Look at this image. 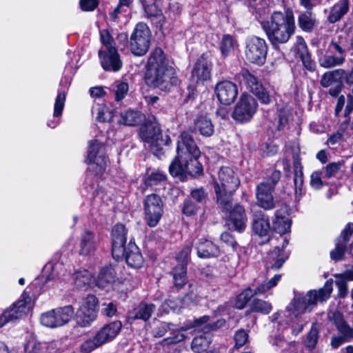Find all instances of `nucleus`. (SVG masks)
Masks as SVG:
<instances>
[{
  "label": "nucleus",
  "mask_w": 353,
  "mask_h": 353,
  "mask_svg": "<svg viewBox=\"0 0 353 353\" xmlns=\"http://www.w3.org/2000/svg\"><path fill=\"white\" fill-rule=\"evenodd\" d=\"M145 82L150 87L167 91L173 85L178 83L179 79L174 76V69L169 65L163 51L156 48L148 59Z\"/></svg>",
  "instance_id": "nucleus-1"
},
{
  "label": "nucleus",
  "mask_w": 353,
  "mask_h": 353,
  "mask_svg": "<svg viewBox=\"0 0 353 353\" xmlns=\"http://www.w3.org/2000/svg\"><path fill=\"white\" fill-rule=\"evenodd\" d=\"M268 39L274 47L287 43L294 34L296 26L292 10L274 12L270 18L261 23Z\"/></svg>",
  "instance_id": "nucleus-2"
},
{
  "label": "nucleus",
  "mask_w": 353,
  "mask_h": 353,
  "mask_svg": "<svg viewBox=\"0 0 353 353\" xmlns=\"http://www.w3.org/2000/svg\"><path fill=\"white\" fill-rule=\"evenodd\" d=\"M240 185V180L234 170L230 167H222L214 181V190L219 208L227 209L230 199Z\"/></svg>",
  "instance_id": "nucleus-3"
},
{
  "label": "nucleus",
  "mask_w": 353,
  "mask_h": 353,
  "mask_svg": "<svg viewBox=\"0 0 353 353\" xmlns=\"http://www.w3.org/2000/svg\"><path fill=\"white\" fill-rule=\"evenodd\" d=\"M332 280H327L318 291L310 290L305 296L296 295L292 303V313L295 316L310 312L318 302L327 300L332 292Z\"/></svg>",
  "instance_id": "nucleus-4"
},
{
  "label": "nucleus",
  "mask_w": 353,
  "mask_h": 353,
  "mask_svg": "<svg viewBox=\"0 0 353 353\" xmlns=\"http://www.w3.org/2000/svg\"><path fill=\"white\" fill-rule=\"evenodd\" d=\"M122 323L119 321H113L105 325L92 339L84 341L81 345V351L89 353L96 347L116 337L119 333Z\"/></svg>",
  "instance_id": "nucleus-5"
},
{
  "label": "nucleus",
  "mask_w": 353,
  "mask_h": 353,
  "mask_svg": "<svg viewBox=\"0 0 353 353\" xmlns=\"http://www.w3.org/2000/svg\"><path fill=\"white\" fill-rule=\"evenodd\" d=\"M150 30L145 23H139L130 36V50L137 56L145 54L150 45Z\"/></svg>",
  "instance_id": "nucleus-6"
},
{
  "label": "nucleus",
  "mask_w": 353,
  "mask_h": 353,
  "mask_svg": "<svg viewBox=\"0 0 353 353\" xmlns=\"http://www.w3.org/2000/svg\"><path fill=\"white\" fill-rule=\"evenodd\" d=\"M71 305L51 310L41 314L40 321L42 325L48 327L62 326L70 321L74 315Z\"/></svg>",
  "instance_id": "nucleus-7"
},
{
  "label": "nucleus",
  "mask_w": 353,
  "mask_h": 353,
  "mask_svg": "<svg viewBox=\"0 0 353 353\" xmlns=\"http://www.w3.org/2000/svg\"><path fill=\"white\" fill-rule=\"evenodd\" d=\"M163 205L161 198L156 194H149L145 198L144 214L148 226L154 227L158 224L163 214Z\"/></svg>",
  "instance_id": "nucleus-8"
},
{
  "label": "nucleus",
  "mask_w": 353,
  "mask_h": 353,
  "mask_svg": "<svg viewBox=\"0 0 353 353\" xmlns=\"http://www.w3.org/2000/svg\"><path fill=\"white\" fill-rule=\"evenodd\" d=\"M267 52L268 45L265 39L252 37L246 40L245 54L249 61L262 65L265 61Z\"/></svg>",
  "instance_id": "nucleus-9"
},
{
  "label": "nucleus",
  "mask_w": 353,
  "mask_h": 353,
  "mask_svg": "<svg viewBox=\"0 0 353 353\" xmlns=\"http://www.w3.org/2000/svg\"><path fill=\"white\" fill-rule=\"evenodd\" d=\"M199 157H188L187 159H174L169 170L172 175L179 176L183 174L195 176L202 173V165L198 161Z\"/></svg>",
  "instance_id": "nucleus-10"
},
{
  "label": "nucleus",
  "mask_w": 353,
  "mask_h": 353,
  "mask_svg": "<svg viewBox=\"0 0 353 353\" xmlns=\"http://www.w3.org/2000/svg\"><path fill=\"white\" fill-rule=\"evenodd\" d=\"M140 137L148 144V148L154 154L161 149L162 145L168 144L170 138L165 135L163 138L159 127L157 125L150 124L141 129ZM147 148L146 145H145Z\"/></svg>",
  "instance_id": "nucleus-11"
},
{
  "label": "nucleus",
  "mask_w": 353,
  "mask_h": 353,
  "mask_svg": "<svg viewBox=\"0 0 353 353\" xmlns=\"http://www.w3.org/2000/svg\"><path fill=\"white\" fill-rule=\"evenodd\" d=\"M98 299L93 294L88 295L77 312V323L81 327H87L97 316Z\"/></svg>",
  "instance_id": "nucleus-12"
},
{
  "label": "nucleus",
  "mask_w": 353,
  "mask_h": 353,
  "mask_svg": "<svg viewBox=\"0 0 353 353\" xmlns=\"http://www.w3.org/2000/svg\"><path fill=\"white\" fill-rule=\"evenodd\" d=\"M191 252L192 245H188L184 247L176 256L178 264L174 268L172 274L174 285L179 289L183 288L187 283V265Z\"/></svg>",
  "instance_id": "nucleus-13"
},
{
  "label": "nucleus",
  "mask_w": 353,
  "mask_h": 353,
  "mask_svg": "<svg viewBox=\"0 0 353 353\" xmlns=\"http://www.w3.org/2000/svg\"><path fill=\"white\" fill-rule=\"evenodd\" d=\"M258 104L250 95L243 94L232 113L233 119L240 123L249 121L257 110Z\"/></svg>",
  "instance_id": "nucleus-14"
},
{
  "label": "nucleus",
  "mask_w": 353,
  "mask_h": 353,
  "mask_svg": "<svg viewBox=\"0 0 353 353\" xmlns=\"http://www.w3.org/2000/svg\"><path fill=\"white\" fill-rule=\"evenodd\" d=\"M176 152L174 159L200 157L201 151L190 132L184 131L181 133L177 141Z\"/></svg>",
  "instance_id": "nucleus-15"
},
{
  "label": "nucleus",
  "mask_w": 353,
  "mask_h": 353,
  "mask_svg": "<svg viewBox=\"0 0 353 353\" xmlns=\"http://www.w3.org/2000/svg\"><path fill=\"white\" fill-rule=\"evenodd\" d=\"M102 145L96 140L90 141L88 151L87 161L90 164V170L96 175H101L106 168L107 160L105 157L101 153Z\"/></svg>",
  "instance_id": "nucleus-16"
},
{
  "label": "nucleus",
  "mask_w": 353,
  "mask_h": 353,
  "mask_svg": "<svg viewBox=\"0 0 353 353\" xmlns=\"http://www.w3.org/2000/svg\"><path fill=\"white\" fill-rule=\"evenodd\" d=\"M229 203L227 209L219 208L228 217L230 223L234 230L241 232L245 229L248 221L245 210L241 205L236 204L233 206L232 198H230Z\"/></svg>",
  "instance_id": "nucleus-17"
},
{
  "label": "nucleus",
  "mask_w": 353,
  "mask_h": 353,
  "mask_svg": "<svg viewBox=\"0 0 353 353\" xmlns=\"http://www.w3.org/2000/svg\"><path fill=\"white\" fill-rule=\"evenodd\" d=\"M345 74V71L343 69H336L326 72L322 76L320 83L324 88L331 87L329 90L330 94L336 97L341 91L343 87L341 80Z\"/></svg>",
  "instance_id": "nucleus-18"
},
{
  "label": "nucleus",
  "mask_w": 353,
  "mask_h": 353,
  "mask_svg": "<svg viewBox=\"0 0 353 353\" xmlns=\"http://www.w3.org/2000/svg\"><path fill=\"white\" fill-rule=\"evenodd\" d=\"M214 90L218 100L224 105L232 103L238 95L236 85L230 81L225 80L217 83Z\"/></svg>",
  "instance_id": "nucleus-19"
},
{
  "label": "nucleus",
  "mask_w": 353,
  "mask_h": 353,
  "mask_svg": "<svg viewBox=\"0 0 353 353\" xmlns=\"http://www.w3.org/2000/svg\"><path fill=\"white\" fill-rule=\"evenodd\" d=\"M212 63L205 54H202L193 67L191 79L193 82H203L210 79Z\"/></svg>",
  "instance_id": "nucleus-20"
},
{
  "label": "nucleus",
  "mask_w": 353,
  "mask_h": 353,
  "mask_svg": "<svg viewBox=\"0 0 353 353\" xmlns=\"http://www.w3.org/2000/svg\"><path fill=\"white\" fill-rule=\"evenodd\" d=\"M243 76L245 83L250 92H252L262 103H270L271 97L258 79L248 71L243 72Z\"/></svg>",
  "instance_id": "nucleus-21"
},
{
  "label": "nucleus",
  "mask_w": 353,
  "mask_h": 353,
  "mask_svg": "<svg viewBox=\"0 0 353 353\" xmlns=\"http://www.w3.org/2000/svg\"><path fill=\"white\" fill-rule=\"evenodd\" d=\"M27 312V304L24 299H20L6 309L0 316V327L6 323L21 319Z\"/></svg>",
  "instance_id": "nucleus-22"
},
{
  "label": "nucleus",
  "mask_w": 353,
  "mask_h": 353,
  "mask_svg": "<svg viewBox=\"0 0 353 353\" xmlns=\"http://www.w3.org/2000/svg\"><path fill=\"white\" fill-rule=\"evenodd\" d=\"M127 230L123 224H117L112 231V253L114 258H120L123 254L126 242Z\"/></svg>",
  "instance_id": "nucleus-23"
},
{
  "label": "nucleus",
  "mask_w": 353,
  "mask_h": 353,
  "mask_svg": "<svg viewBox=\"0 0 353 353\" xmlns=\"http://www.w3.org/2000/svg\"><path fill=\"white\" fill-rule=\"evenodd\" d=\"M290 212V209L287 205H283L276 210L274 219L272 220V226L277 233L283 234L290 231L291 228Z\"/></svg>",
  "instance_id": "nucleus-24"
},
{
  "label": "nucleus",
  "mask_w": 353,
  "mask_h": 353,
  "mask_svg": "<svg viewBox=\"0 0 353 353\" xmlns=\"http://www.w3.org/2000/svg\"><path fill=\"white\" fill-rule=\"evenodd\" d=\"M274 190L268 186V183H261L256 188V199L258 205L265 210H270L274 207L272 192Z\"/></svg>",
  "instance_id": "nucleus-25"
},
{
  "label": "nucleus",
  "mask_w": 353,
  "mask_h": 353,
  "mask_svg": "<svg viewBox=\"0 0 353 353\" xmlns=\"http://www.w3.org/2000/svg\"><path fill=\"white\" fill-rule=\"evenodd\" d=\"M124 249L125 251L121 256H124L127 264L134 268L142 267L143 258L137 245L130 241Z\"/></svg>",
  "instance_id": "nucleus-26"
},
{
  "label": "nucleus",
  "mask_w": 353,
  "mask_h": 353,
  "mask_svg": "<svg viewBox=\"0 0 353 353\" xmlns=\"http://www.w3.org/2000/svg\"><path fill=\"white\" fill-rule=\"evenodd\" d=\"M122 61L115 48H110L101 60V65L106 71L117 72L122 68Z\"/></svg>",
  "instance_id": "nucleus-27"
},
{
  "label": "nucleus",
  "mask_w": 353,
  "mask_h": 353,
  "mask_svg": "<svg viewBox=\"0 0 353 353\" xmlns=\"http://www.w3.org/2000/svg\"><path fill=\"white\" fill-rule=\"evenodd\" d=\"M252 230L259 236H267L270 231L268 219L261 212L254 214L252 222Z\"/></svg>",
  "instance_id": "nucleus-28"
},
{
  "label": "nucleus",
  "mask_w": 353,
  "mask_h": 353,
  "mask_svg": "<svg viewBox=\"0 0 353 353\" xmlns=\"http://www.w3.org/2000/svg\"><path fill=\"white\" fill-rule=\"evenodd\" d=\"M197 255L199 258H210L216 256L219 250L212 241L201 239L196 243Z\"/></svg>",
  "instance_id": "nucleus-29"
},
{
  "label": "nucleus",
  "mask_w": 353,
  "mask_h": 353,
  "mask_svg": "<svg viewBox=\"0 0 353 353\" xmlns=\"http://www.w3.org/2000/svg\"><path fill=\"white\" fill-rule=\"evenodd\" d=\"M349 10V0H339L330 10L327 21L331 23L339 21Z\"/></svg>",
  "instance_id": "nucleus-30"
},
{
  "label": "nucleus",
  "mask_w": 353,
  "mask_h": 353,
  "mask_svg": "<svg viewBox=\"0 0 353 353\" xmlns=\"http://www.w3.org/2000/svg\"><path fill=\"white\" fill-rule=\"evenodd\" d=\"M96 246L94 233L90 230L84 231L80 237V254L83 255L90 254L95 250Z\"/></svg>",
  "instance_id": "nucleus-31"
},
{
  "label": "nucleus",
  "mask_w": 353,
  "mask_h": 353,
  "mask_svg": "<svg viewBox=\"0 0 353 353\" xmlns=\"http://www.w3.org/2000/svg\"><path fill=\"white\" fill-rule=\"evenodd\" d=\"M144 120V116L137 110H128L120 114L119 123L125 125H137Z\"/></svg>",
  "instance_id": "nucleus-32"
},
{
  "label": "nucleus",
  "mask_w": 353,
  "mask_h": 353,
  "mask_svg": "<svg viewBox=\"0 0 353 353\" xmlns=\"http://www.w3.org/2000/svg\"><path fill=\"white\" fill-rule=\"evenodd\" d=\"M299 28L304 32H310L316 26V19L310 10L301 12L298 17Z\"/></svg>",
  "instance_id": "nucleus-33"
},
{
  "label": "nucleus",
  "mask_w": 353,
  "mask_h": 353,
  "mask_svg": "<svg viewBox=\"0 0 353 353\" xmlns=\"http://www.w3.org/2000/svg\"><path fill=\"white\" fill-rule=\"evenodd\" d=\"M330 318L334 321L337 330L345 336V337H353V329L351 328L344 321L343 314L338 311L334 312Z\"/></svg>",
  "instance_id": "nucleus-34"
},
{
  "label": "nucleus",
  "mask_w": 353,
  "mask_h": 353,
  "mask_svg": "<svg viewBox=\"0 0 353 353\" xmlns=\"http://www.w3.org/2000/svg\"><path fill=\"white\" fill-rule=\"evenodd\" d=\"M115 274V270L112 266L103 268L97 276L96 285L101 289L105 288L107 284L114 281Z\"/></svg>",
  "instance_id": "nucleus-35"
},
{
  "label": "nucleus",
  "mask_w": 353,
  "mask_h": 353,
  "mask_svg": "<svg viewBox=\"0 0 353 353\" xmlns=\"http://www.w3.org/2000/svg\"><path fill=\"white\" fill-rule=\"evenodd\" d=\"M294 183L295 187V194H301L302 186L303 185V174L301 161L298 156L294 157Z\"/></svg>",
  "instance_id": "nucleus-36"
},
{
  "label": "nucleus",
  "mask_w": 353,
  "mask_h": 353,
  "mask_svg": "<svg viewBox=\"0 0 353 353\" xmlns=\"http://www.w3.org/2000/svg\"><path fill=\"white\" fill-rule=\"evenodd\" d=\"M195 128L204 137H210L214 133V125L207 117H199L195 121Z\"/></svg>",
  "instance_id": "nucleus-37"
},
{
  "label": "nucleus",
  "mask_w": 353,
  "mask_h": 353,
  "mask_svg": "<svg viewBox=\"0 0 353 353\" xmlns=\"http://www.w3.org/2000/svg\"><path fill=\"white\" fill-rule=\"evenodd\" d=\"M72 279L77 288H86L92 281V275L87 270H80L72 274Z\"/></svg>",
  "instance_id": "nucleus-38"
},
{
  "label": "nucleus",
  "mask_w": 353,
  "mask_h": 353,
  "mask_svg": "<svg viewBox=\"0 0 353 353\" xmlns=\"http://www.w3.org/2000/svg\"><path fill=\"white\" fill-rule=\"evenodd\" d=\"M281 278V274H275L273 277L268 280L260 281L257 280L258 286L254 289L256 295L263 294L276 286Z\"/></svg>",
  "instance_id": "nucleus-39"
},
{
  "label": "nucleus",
  "mask_w": 353,
  "mask_h": 353,
  "mask_svg": "<svg viewBox=\"0 0 353 353\" xmlns=\"http://www.w3.org/2000/svg\"><path fill=\"white\" fill-rule=\"evenodd\" d=\"M154 310L155 305L154 304L141 303L134 309V319H142L145 321L150 318Z\"/></svg>",
  "instance_id": "nucleus-40"
},
{
  "label": "nucleus",
  "mask_w": 353,
  "mask_h": 353,
  "mask_svg": "<svg viewBox=\"0 0 353 353\" xmlns=\"http://www.w3.org/2000/svg\"><path fill=\"white\" fill-rule=\"evenodd\" d=\"M280 252V248L276 247L274 251L269 253L266 261V268L268 270H278L283 265L285 260L279 257Z\"/></svg>",
  "instance_id": "nucleus-41"
},
{
  "label": "nucleus",
  "mask_w": 353,
  "mask_h": 353,
  "mask_svg": "<svg viewBox=\"0 0 353 353\" xmlns=\"http://www.w3.org/2000/svg\"><path fill=\"white\" fill-rule=\"evenodd\" d=\"M345 58L336 57L334 54H325L319 59V65L324 68H330L341 65L345 62Z\"/></svg>",
  "instance_id": "nucleus-42"
},
{
  "label": "nucleus",
  "mask_w": 353,
  "mask_h": 353,
  "mask_svg": "<svg viewBox=\"0 0 353 353\" xmlns=\"http://www.w3.org/2000/svg\"><path fill=\"white\" fill-rule=\"evenodd\" d=\"M236 46V41L232 36L224 34L220 43V50L222 55L228 56L231 54L234 51Z\"/></svg>",
  "instance_id": "nucleus-43"
},
{
  "label": "nucleus",
  "mask_w": 353,
  "mask_h": 353,
  "mask_svg": "<svg viewBox=\"0 0 353 353\" xmlns=\"http://www.w3.org/2000/svg\"><path fill=\"white\" fill-rule=\"evenodd\" d=\"M210 343V338L207 335L196 336L192 342V350L195 353H201L207 350Z\"/></svg>",
  "instance_id": "nucleus-44"
},
{
  "label": "nucleus",
  "mask_w": 353,
  "mask_h": 353,
  "mask_svg": "<svg viewBox=\"0 0 353 353\" xmlns=\"http://www.w3.org/2000/svg\"><path fill=\"white\" fill-rule=\"evenodd\" d=\"M254 295H256L254 290H252L250 288L245 289L236 296L234 307L239 310L244 308Z\"/></svg>",
  "instance_id": "nucleus-45"
},
{
  "label": "nucleus",
  "mask_w": 353,
  "mask_h": 353,
  "mask_svg": "<svg viewBox=\"0 0 353 353\" xmlns=\"http://www.w3.org/2000/svg\"><path fill=\"white\" fill-rule=\"evenodd\" d=\"M97 112V119L100 122H110L113 118V112L108 107L97 105L93 108Z\"/></svg>",
  "instance_id": "nucleus-46"
},
{
  "label": "nucleus",
  "mask_w": 353,
  "mask_h": 353,
  "mask_svg": "<svg viewBox=\"0 0 353 353\" xmlns=\"http://www.w3.org/2000/svg\"><path fill=\"white\" fill-rule=\"evenodd\" d=\"M250 308L252 312L267 314L271 312L272 305L265 301L254 299L251 303Z\"/></svg>",
  "instance_id": "nucleus-47"
},
{
  "label": "nucleus",
  "mask_w": 353,
  "mask_h": 353,
  "mask_svg": "<svg viewBox=\"0 0 353 353\" xmlns=\"http://www.w3.org/2000/svg\"><path fill=\"white\" fill-rule=\"evenodd\" d=\"M343 165V161L332 162L323 168V178L330 179L335 176Z\"/></svg>",
  "instance_id": "nucleus-48"
},
{
  "label": "nucleus",
  "mask_w": 353,
  "mask_h": 353,
  "mask_svg": "<svg viewBox=\"0 0 353 353\" xmlns=\"http://www.w3.org/2000/svg\"><path fill=\"white\" fill-rule=\"evenodd\" d=\"M346 243L339 239L335 248L330 252V257L332 260L339 261L343 259L345 252Z\"/></svg>",
  "instance_id": "nucleus-49"
},
{
  "label": "nucleus",
  "mask_w": 353,
  "mask_h": 353,
  "mask_svg": "<svg viewBox=\"0 0 353 353\" xmlns=\"http://www.w3.org/2000/svg\"><path fill=\"white\" fill-rule=\"evenodd\" d=\"M319 338V332L316 327H312L305 340V345L308 350H312L316 345Z\"/></svg>",
  "instance_id": "nucleus-50"
},
{
  "label": "nucleus",
  "mask_w": 353,
  "mask_h": 353,
  "mask_svg": "<svg viewBox=\"0 0 353 353\" xmlns=\"http://www.w3.org/2000/svg\"><path fill=\"white\" fill-rule=\"evenodd\" d=\"M329 49L332 50L333 53L339 54L337 57H345L347 48L342 41L332 40L329 45Z\"/></svg>",
  "instance_id": "nucleus-51"
},
{
  "label": "nucleus",
  "mask_w": 353,
  "mask_h": 353,
  "mask_svg": "<svg viewBox=\"0 0 353 353\" xmlns=\"http://www.w3.org/2000/svg\"><path fill=\"white\" fill-rule=\"evenodd\" d=\"M42 343L37 341L33 337L29 339L24 345V350L26 353H37L41 351Z\"/></svg>",
  "instance_id": "nucleus-52"
},
{
  "label": "nucleus",
  "mask_w": 353,
  "mask_h": 353,
  "mask_svg": "<svg viewBox=\"0 0 353 353\" xmlns=\"http://www.w3.org/2000/svg\"><path fill=\"white\" fill-rule=\"evenodd\" d=\"M165 179V176L163 173L159 171L153 172L145 179V184L147 186L155 185Z\"/></svg>",
  "instance_id": "nucleus-53"
},
{
  "label": "nucleus",
  "mask_w": 353,
  "mask_h": 353,
  "mask_svg": "<svg viewBox=\"0 0 353 353\" xmlns=\"http://www.w3.org/2000/svg\"><path fill=\"white\" fill-rule=\"evenodd\" d=\"M65 101L64 92H59L55 100L54 106V116L59 117L61 114Z\"/></svg>",
  "instance_id": "nucleus-54"
},
{
  "label": "nucleus",
  "mask_w": 353,
  "mask_h": 353,
  "mask_svg": "<svg viewBox=\"0 0 353 353\" xmlns=\"http://www.w3.org/2000/svg\"><path fill=\"white\" fill-rule=\"evenodd\" d=\"M60 345V341H52L49 343H42L41 351L49 353L65 351L66 350L64 347H61Z\"/></svg>",
  "instance_id": "nucleus-55"
},
{
  "label": "nucleus",
  "mask_w": 353,
  "mask_h": 353,
  "mask_svg": "<svg viewBox=\"0 0 353 353\" xmlns=\"http://www.w3.org/2000/svg\"><path fill=\"white\" fill-rule=\"evenodd\" d=\"M117 307L112 302L103 303L101 305V314L108 317H112L117 314Z\"/></svg>",
  "instance_id": "nucleus-56"
},
{
  "label": "nucleus",
  "mask_w": 353,
  "mask_h": 353,
  "mask_svg": "<svg viewBox=\"0 0 353 353\" xmlns=\"http://www.w3.org/2000/svg\"><path fill=\"white\" fill-rule=\"evenodd\" d=\"M323 175V172H314L310 176V185L316 190L321 189L323 186V182L321 179Z\"/></svg>",
  "instance_id": "nucleus-57"
},
{
  "label": "nucleus",
  "mask_w": 353,
  "mask_h": 353,
  "mask_svg": "<svg viewBox=\"0 0 353 353\" xmlns=\"http://www.w3.org/2000/svg\"><path fill=\"white\" fill-rule=\"evenodd\" d=\"M248 339V333L243 330H240L237 331L234 336V341H235V345L234 347L237 349L240 347H242L243 345L246 343Z\"/></svg>",
  "instance_id": "nucleus-58"
},
{
  "label": "nucleus",
  "mask_w": 353,
  "mask_h": 353,
  "mask_svg": "<svg viewBox=\"0 0 353 353\" xmlns=\"http://www.w3.org/2000/svg\"><path fill=\"white\" fill-rule=\"evenodd\" d=\"M128 91V84L126 82H121L117 85L115 91V99L117 101L122 100Z\"/></svg>",
  "instance_id": "nucleus-59"
},
{
  "label": "nucleus",
  "mask_w": 353,
  "mask_h": 353,
  "mask_svg": "<svg viewBox=\"0 0 353 353\" xmlns=\"http://www.w3.org/2000/svg\"><path fill=\"white\" fill-rule=\"evenodd\" d=\"M196 205L190 199H185L183 203V212L187 216L194 215L196 212Z\"/></svg>",
  "instance_id": "nucleus-60"
},
{
  "label": "nucleus",
  "mask_w": 353,
  "mask_h": 353,
  "mask_svg": "<svg viewBox=\"0 0 353 353\" xmlns=\"http://www.w3.org/2000/svg\"><path fill=\"white\" fill-rule=\"evenodd\" d=\"M335 283L339 290V296L342 298L345 297L348 292L347 281L343 279L338 278Z\"/></svg>",
  "instance_id": "nucleus-61"
},
{
  "label": "nucleus",
  "mask_w": 353,
  "mask_h": 353,
  "mask_svg": "<svg viewBox=\"0 0 353 353\" xmlns=\"http://www.w3.org/2000/svg\"><path fill=\"white\" fill-rule=\"evenodd\" d=\"M79 3L82 10L86 12L94 10L99 4L97 0H80Z\"/></svg>",
  "instance_id": "nucleus-62"
},
{
  "label": "nucleus",
  "mask_w": 353,
  "mask_h": 353,
  "mask_svg": "<svg viewBox=\"0 0 353 353\" xmlns=\"http://www.w3.org/2000/svg\"><path fill=\"white\" fill-rule=\"evenodd\" d=\"M185 339V335L181 332L177 333L172 337H168L163 340L161 345L163 346H168L169 345L174 344L181 342Z\"/></svg>",
  "instance_id": "nucleus-63"
},
{
  "label": "nucleus",
  "mask_w": 353,
  "mask_h": 353,
  "mask_svg": "<svg viewBox=\"0 0 353 353\" xmlns=\"http://www.w3.org/2000/svg\"><path fill=\"white\" fill-rule=\"evenodd\" d=\"M353 234V223H348L341 232L342 241L347 243L349 241L351 235Z\"/></svg>",
  "instance_id": "nucleus-64"
}]
</instances>
